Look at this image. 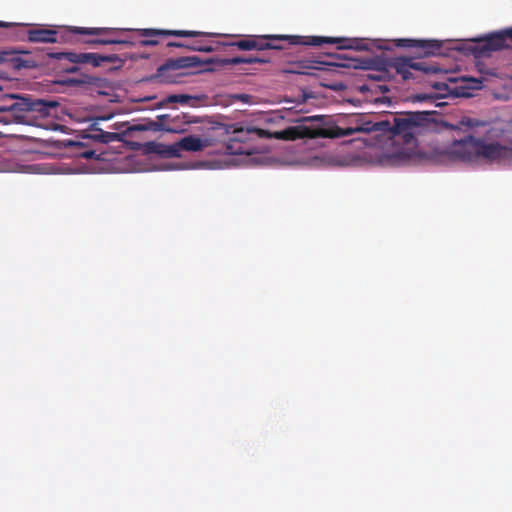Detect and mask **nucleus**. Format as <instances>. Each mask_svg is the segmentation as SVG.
Wrapping results in <instances>:
<instances>
[{
    "label": "nucleus",
    "mask_w": 512,
    "mask_h": 512,
    "mask_svg": "<svg viewBox=\"0 0 512 512\" xmlns=\"http://www.w3.org/2000/svg\"><path fill=\"white\" fill-rule=\"evenodd\" d=\"M139 37L144 38L139 43L142 46H155L159 43L158 36H176V37H198L206 35L203 32L191 30H164V29H136L132 30Z\"/></svg>",
    "instance_id": "nucleus-11"
},
{
    "label": "nucleus",
    "mask_w": 512,
    "mask_h": 512,
    "mask_svg": "<svg viewBox=\"0 0 512 512\" xmlns=\"http://www.w3.org/2000/svg\"><path fill=\"white\" fill-rule=\"evenodd\" d=\"M231 61L234 63H238V64H254V63L265 64V63H268L270 60L268 58H264V57L237 56V57H233Z\"/></svg>",
    "instance_id": "nucleus-24"
},
{
    "label": "nucleus",
    "mask_w": 512,
    "mask_h": 512,
    "mask_svg": "<svg viewBox=\"0 0 512 512\" xmlns=\"http://www.w3.org/2000/svg\"><path fill=\"white\" fill-rule=\"evenodd\" d=\"M99 81H101V79L98 77L90 76L87 74H80L77 77L68 78L62 82L69 85H97Z\"/></svg>",
    "instance_id": "nucleus-20"
},
{
    "label": "nucleus",
    "mask_w": 512,
    "mask_h": 512,
    "mask_svg": "<svg viewBox=\"0 0 512 512\" xmlns=\"http://www.w3.org/2000/svg\"><path fill=\"white\" fill-rule=\"evenodd\" d=\"M12 26H16V24L0 21V27H2V28H9V27H12Z\"/></svg>",
    "instance_id": "nucleus-29"
},
{
    "label": "nucleus",
    "mask_w": 512,
    "mask_h": 512,
    "mask_svg": "<svg viewBox=\"0 0 512 512\" xmlns=\"http://www.w3.org/2000/svg\"><path fill=\"white\" fill-rule=\"evenodd\" d=\"M398 46L420 48L425 56L440 55L443 43L438 40L399 39Z\"/></svg>",
    "instance_id": "nucleus-16"
},
{
    "label": "nucleus",
    "mask_w": 512,
    "mask_h": 512,
    "mask_svg": "<svg viewBox=\"0 0 512 512\" xmlns=\"http://www.w3.org/2000/svg\"><path fill=\"white\" fill-rule=\"evenodd\" d=\"M195 99V97L187 94H172L163 99L160 103V106H164L169 103L189 104L190 101Z\"/></svg>",
    "instance_id": "nucleus-21"
},
{
    "label": "nucleus",
    "mask_w": 512,
    "mask_h": 512,
    "mask_svg": "<svg viewBox=\"0 0 512 512\" xmlns=\"http://www.w3.org/2000/svg\"><path fill=\"white\" fill-rule=\"evenodd\" d=\"M507 40L512 42V27L475 40L471 52L476 58L487 57L491 52L507 48Z\"/></svg>",
    "instance_id": "nucleus-8"
},
{
    "label": "nucleus",
    "mask_w": 512,
    "mask_h": 512,
    "mask_svg": "<svg viewBox=\"0 0 512 512\" xmlns=\"http://www.w3.org/2000/svg\"><path fill=\"white\" fill-rule=\"evenodd\" d=\"M56 102L35 99L31 96L3 94L0 97V123L35 125L36 120L49 115Z\"/></svg>",
    "instance_id": "nucleus-3"
},
{
    "label": "nucleus",
    "mask_w": 512,
    "mask_h": 512,
    "mask_svg": "<svg viewBox=\"0 0 512 512\" xmlns=\"http://www.w3.org/2000/svg\"><path fill=\"white\" fill-rule=\"evenodd\" d=\"M231 60L232 58H214L211 60V63H215L220 67H224L227 65H238V63H234Z\"/></svg>",
    "instance_id": "nucleus-26"
},
{
    "label": "nucleus",
    "mask_w": 512,
    "mask_h": 512,
    "mask_svg": "<svg viewBox=\"0 0 512 512\" xmlns=\"http://www.w3.org/2000/svg\"><path fill=\"white\" fill-rule=\"evenodd\" d=\"M15 49L0 50V80H10L23 68H34V60L23 59Z\"/></svg>",
    "instance_id": "nucleus-9"
},
{
    "label": "nucleus",
    "mask_w": 512,
    "mask_h": 512,
    "mask_svg": "<svg viewBox=\"0 0 512 512\" xmlns=\"http://www.w3.org/2000/svg\"><path fill=\"white\" fill-rule=\"evenodd\" d=\"M225 46L237 47L239 50L251 51L254 50V39L253 36H249L245 39H241L235 42L223 43Z\"/></svg>",
    "instance_id": "nucleus-23"
},
{
    "label": "nucleus",
    "mask_w": 512,
    "mask_h": 512,
    "mask_svg": "<svg viewBox=\"0 0 512 512\" xmlns=\"http://www.w3.org/2000/svg\"><path fill=\"white\" fill-rule=\"evenodd\" d=\"M489 138H500L506 145V161L512 162V119H498L489 131Z\"/></svg>",
    "instance_id": "nucleus-15"
},
{
    "label": "nucleus",
    "mask_w": 512,
    "mask_h": 512,
    "mask_svg": "<svg viewBox=\"0 0 512 512\" xmlns=\"http://www.w3.org/2000/svg\"><path fill=\"white\" fill-rule=\"evenodd\" d=\"M298 70H292V72L300 73V74H309L307 69L312 68V66L306 64L305 62H298L296 64Z\"/></svg>",
    "instance_id": "nucleus-27"
},
{
    "label": "nucleus",
    "mask_w": 512,
    "mask_h": 512,
    "mask_svg": "<svg viewBox=\"0 0 512 512\" xmlns=\"http://www.w3.org/2000/svg\"><path fill=\"white\" fill-rule=\"evenodd\" d=\"M130 31L129 29L120 28H85L74 27L75 34L96 36V38L87 40L88 44L108 45V44H129L134 45L136 41L133 38L120 37L121 34Z\"/></svg>",
    "instance_id": "nucleus-7"
},
{
    "label": "nucleus",
    "mask_w": 512,
    "mask_h": 512,
    "mask_svg": "<svg viewBox=\"0 0 512 512\" xmlns=\"http://www.w3.org/2000/svg\"><path fill=\"white\" fill-rule=\"evenodd\" d=\"M210 145L208 139H202L193 135L183 137L179 141L167 146L166 154L169 157H178L182 151L199 152Z\"/></svg>",
    "instance_id": "nucleus-13"
},
{
    "label": "nucleus",
    "mask_w": 512,
    "mask_h": 512,
    "mask_svg": "<svg viewBox=\"0 0 512 512\" xmlns=\"http://www.w3.org/2000/svg\"><path fill=\"white\" fill-rule=\"evenodd\" d=\"M94 154H95V152H94V151L89 150V151H85L82 155H83L85 158H92Z\"/></svg>",
    "instance_id": "nucleus-30"
},
{
    "label": "nucleus",
    "mask_w": 512,
    "mask_h": 512,
    "mask_svg": "<svg viewBox=\"0 0 512 512\" xmlns=\"http://www.w3.org/2000/svg\"><path fill=\"white\" fill-rule=\"evenodd\" d=\"M67 54H75L74 52H55L48 53V57L55 59L57 63L54 66V69L59 70L60 72L65 73H77L79 71V67L77 64L80 62H72L71 57H68Z\"/></svg>",
    "instance_id": "nucleus-18"
},
{
    "label": "nucleus",
    "mask_w": 512,
    "mask_h": 512,
    "mask_svg": "<svg viewBox=\"0 0 512 512\" xmlns=\"http://www.w3.org/2000/svg\"><path fill=\"white\" fill-rule=\"evenodd\" d=\"M323 120V116L305 117L303 121L313 122L314 124L288 127L278 132L276 137L284 140L341 138L360 132H382V129L389 126L387 121L372 122L364 114H351L341 117L338 121L345 127H340L332 121L324 122Z\"/></svg>",
    "instance_id": "nucleus-2"
},
{
    "label": "nucleus",
    "mask_w": 512,
    "mask_h": 512,
    "mask_svg": "<svg viewBox=\"0 0 512 512\" xmlns=\"http://www.w3.org/2000/svg\"><path fill=\"white\" fill-rule=\"evenodd\" d=\"M432 97L430 95H427V94H418L415 96V99L417 101H426L428 99H431Z\"/></svg>",
    "instance_id": "nucleus-28"
},
{
    "label": "nucleus",
    "mask_w": 512,
    "mask_h": 512,
    "mask_svg": "<svg viewBox=\"0 0 512 512\" xmlns=\"http://www.w3.org/2000/svg\"><path fill=\"white\" fill-rule=\"evenodd\" d=\"M254 50H281L284 47L278 42L287 41L290 45L322 46L323 44H336L338 49L367 50L368 47L358 39L324 36L300 35H262L253 36Z\"/></svg>",
    "instance_id": "nucleus-4"
},
{
    "label": "nucleus",
    "mask_w": 512,
    "mask_h": 512,
    "mask_svg": "<svg viewBox=\"0 0 512 512\" xmlns=\"http://www.w3.org/2000/svg\"><path fill=\"white\" fill-rule=\"evenodd\" d=\"M396 72L401 75L404 80L414 78L411 70L421 71L425 74H436L441 71L440 68L427 64L425 62L414 61L411 58H396L394 61Z\"/></svg>",
    "instance_id": "nucleus-12"
},
{
    "label": "nucleus",
    "mask_w": 512,
    "mask_h": 512,
    "mask_svg": "<svg viewBox=\"0 0 512 512\" xmlns=\"http://www.w3.org/2000/svg\"><path fill=\"white\" fill-rule=\"evenodd\" d=\"M495 121L487 122L468 116L462 117L457 123L450 124L454 130L472 131L475 134L483 132L482 138L468 135L463 139L454 140L446 149L447 154L457 160L474 161L484 158L491 161H506V145L500 138H489V131Z\"/></svg>",
    "instance_id": "nucleus-1"
},
{
    "label": "nucleus",
    "mask_w": 512,
    "mask_h": 512,
    "mask_svg": "<svg viewBox=\"0 0 512 512\" xmlns=\"http://www.w3.org/2000/svg\"><path fill=\"white\" fill-rule=\"evenodd\" d=\"M168 46L169 47H187L193 51H200V52H212L213 51V48L210 45L201 44V43H197L192 46H188V45H185V44L179 43V42H169Z\"/></svg>",
    "instance_id": "nucleus-25"
},
{
    "label": "nucleus",
    "mask_w": 512,
    "mask_h": 512,
    "mask_svg": "<svg viewBox=\"0 0 512 512\" xmlns=\"http://www.w3.org/2000/svg\"><path fill=\"white\" fill-rule=\"evenodd\" d=\"M238 98L244 101V100H246V98H248V95L242 94V95H239Z\"/></svg>",
    "instance_id": "nucleus-31"
},
{
    "label": "nucleus",
    "mask_w": 512,
    "mask_h": 512,
    "mask_svg": "<svg viewBox=\"0 0 512 512\" xmlns=\"http://www.w3.org/2000/svg\"><path fill=\"white\" fill-rule=\"evenodd\" d=\"M0 91H2V86H0Z\"/></svg>",
    "instance_id": "nucleus-32"
},
{
    "label": "nucleus",
    "mask_w": 512,
    "mask_h": 512,
    "mask_svg": "<svg viewBox=\"0 0 512 512\" xmlns=\"http://www.w3.org/2000/svg\"><path fill=\"white\" fill-rule=\"evenodd\" d=\"M67 56L71 57L70 59L72 62L89 63L93 67H99L104 62L115 64L116 69H119L124 65V60L116 54L100 55L98 53H79L67 54Z\"/></svg>",
    "instance_id": "nucleus-14"
},
{
    "label": "nucleus",
    "mask_w": 512,
    "mask_h": 512,
    "mask_svg": "<svg viewBox=\"0 0 512 512\" xmlns=\"http://www.w3.org/2000/svg\"><path fill=\"white\" fill-rule=\"evenodd\" d=\"M263 132V130L257 128H248L246 130H244L243 128H238L234 130L232 139L235 141L243 142L248 139L247 136L249 134L253 133L257 135H262Z\"/></svg>",
    "instance_id": "nucleus-22"
},
{
    "label": "nucleus",
    "mask_w": 512,
    "mask_h": 512,
    "mask_svg": "<svg viewBox=\"0 0 512 512\" xmlns=\"http://www.w3.org/2000/svg\"><path fill=\"white\" fill-rule=\"evenodd\" d=\"M201 61L197 56H185L175 59H168L163 65L158 68V75L163 76L167 70H179L183 68L196 67L200 65Z\"/></svg>",
    "instance_id": "nucleus-17"
},
{
    "label": "nucleus",
    "mask_w": 512,
    "mask_h": 512,
    "mask_svg": "<svg viewBox=\"0 0 512 512\" xmlns=\"http://www.w3.org/2000/svg\"><path fill=\"white\" fill-rule=\"evenodd\" d=\"M435 113L416 111L391 115L392 120H385L389 126L382 129V132L388 133L391 137H401L405 144H413L418 136L434 129L435 121L431 116Z\"/></svg>",
    "instance_id": "nucleus-5"
},
{
    "label": "nucleus",
    "mask_w": 512,
    "mask_h": 512,
    "mask_svg": "<svg viewBox=\"0 0 512 512\" xmlns=\"http://www.w3.org/2000/svg\"><path fill=\"white\" fill-rule=\"evenodd\" d=\"M200 117L192 116L189 113L174 111L168 114H161L151 121L148 126L134 125L127 129V131H145L152 129L155 131H166L173 133H183L186 131L185 126L192 123H200Z\"/></svg>",
    "instance_id": "nucleus-6"
},
{
    "label": "nucleus",
    "mask_w": 512,
    "mask_h": 512,
    "mask_svg": "<svg viewBox=\"0 0 512 512\" xmlns=\"http://www.w3.org/2000/svg\"><path fill=\"white\" fill-rule=\"evenodd\" d=\"M126 135V132L124 133H116V132H106L101 129H95L92 133L89 134V138L101 142V143H111L115 141H122L123 136Z\"/></svg>",
    "instance_id": "nucleus-19"
},
{
    "label": "nucleus",
    "mask_w": 512,
    "mask_h": 512,
    "mask_svg": "<svg viewBox=\"0 0 512 512\" xmlns=\"http://www.w3.org/2000/svg\"><path fill=\"white\" fill-rule=\"evenodd\" d=\"M74 33V28L59 31L46 28L42 25H36L27 31V39L33 43H57L71 41L70 38Z\"/></svg>",
    "instance_id": "nucleus-10"
}]
</instances>
